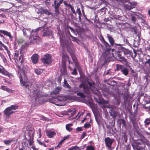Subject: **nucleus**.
Here are the masks:
<instances>
[{
  "mask_svg": "<svg viewBox=\"0 0 150 150\" xmlns=\"http://www.w3.org/2000/svg\"><path fill=\"white\" fill-rule=\"evenodd\" d=\"M40 120H41L46 121L47 120V118L43 116L40 117Z\"/></svg>",
  "mask_w": 150,
  "mask_h": 150,
  "instance_id": "4d7b16f0",
  "label": "nucleus"
},
{
  "mask_svg": "<svg viewBox=\"0 0 150 150\" xmlns=\"http://www.w3.org/2000/svg\"><path fill=\"white\" fill-rule=\"evenodd\" d=\"M46 133L48 137L52 138L56 134L55 132L51 130H46Z\"/></svg>",
  "mask_w": 150,
  "mask_h": 150,
  "instance_id": "4468645a",
  "label": "nucleus"
},
{
  "mask_svg": "<svg viewBox=\"0 0 150 150\" xmlns=\"http://www.w3.org/2000/svg\"><path fill=\"white\" fill-rule=\"evenodd\" d=\"M4 112L5 115L8 118L9 117L11 114L14 113V112L12 111L9 107L5 109L4 110Z\"/></svg>",
  "mask_w": 150,
  "mask_h": 150,
  "instance_id": "9d476101",
  "label": "nucleus"
},
{
  "mask_svg": "<svg viewBox=\"0 0 150 150\" xmlns=\"http://www.w3.org/2000/svg\"><path fill=\"white\" fill-rule=\"evenodd\" d=\"M2 74L5 76H8L9 77H10V76L11 75V74L8 72L6 71H4Z\"/></svg>",
  "mask_w": 150,
  "mask_h": 150,
  "instance_id": "49530a36",
  "label": "nucleus"
},
{
  "mask_svg": "<svg viewBox=\"0 0 150 150\" xmlns=\"http://www.w3.org/2000/svg\"><path fill=\"white\" fill-rule=\"evenodd\" d=\"M83 129L81 127H78L76 129L77 132H80L82 131Z\"/></svg>",
  "mask_w": 150,
  "mask_h": 150,
  "instance_id": "e2e57ef3",
  "label": "nucleus"
},
{
  "mask_svg": "<svg viewBox=\"0 0 150 150\" xmlns=\"http://www.w3.org/2000/svg\"><path fill=\"white\" fill-rule=\"evenodd\" d=\"M11 109V110H16L18 109V105H11L10 107H9Z\"/></svg>",
  "mask_w": 150,
  "mask_h": 150,
  "instance_id": "e433bc0d",
  "label": "nucleus"
},
{
  "mask_svg": "<svg viewBox=\"0 0 150 150\" xmlns=\"http://www.w3.org/2000/svg\"><path fill=\"white\" fill-rule=\"evenodd\" d=\"M140 19L141 21V23H143L144 24H145L146 23V22L145 21V20L144 19L142 18H140Z\"/></svg>",
  "mask_w": 150,
  "mask_h": 150,
  "instance_id": "0e129e2a",
  "label": "nucleus"
},
{
  "mask_svg": "<svg viewBox=\"0 0 150 150\" xmlns=\"http://www.w3.org/2000/svg\"><path fill=\"white\" fill-rule=\"evenodd\" d=\"M38 133L39 136V138H40L41 137V130L40 128L38 129Z\"/></svg>",
  "mask_w": 150,
  "mask_h": 150,
  "instance_id": "052dcab7",
  "label": "nucleus"
},
{
  "mask_svg": "<svg viewBox=\"0 0 150 150\" xmlns=\"http://www.w3.org/2000/svg\"><path fill=\"white\" fill-rule=\"evenodd\" d=\"M118 115V113L115 111H112L110 112V115L114 118H115Z\"/></svg>",
  "mask_w": 150,
  "mask_h": 150,
  "instance_id": "7c9ffc66",
  "label": "nucleus"
},
{
  "mask_svg": "<svg viewBox=\"0 0 150 150\" xmlns=\"http://www.w3.org/2000/svg\"><path fill=\"white\" fill-rule=\"evenodd\" d=\"M69 91H71L74 93H76L80 91V90L79 88L77 87H73L71 90Z\"/></svg>",
  "mask_w": 150,
  "mask_h": 150,
  "instance_id": "a878e982",
  "label": "nucleus"
},
{
  "mask_svg": "<svg viewBox=\"0 0 150 150\" xmlns=\"http://www.w3.org/2000/svg\"><path fill=\"white\" fill-rule=\"evenodd\" d=\"M52 33L51 30H45L43 32L42 35L43 36H48Z\"/></svg>",
  "mask_w": 150,
  "mask_h": 150,
  "instance_id": "393cba45",
  "label": "nucleus"
},
{
  "mask_svg": "<svg viewBox=\"0 0 150 150\" xmlns=\"http://www.w3.org/2000/svg\"><path fill=\"white\" fill-rule=\"evenodd\" d=\"M73 125L72 124H68L66 125V129L68 131L70 132L73 130V128L70 127V126H71Z\"/></svg>",
  "mask_w": 150,
  "mask_h": 150,
  "instance_id": "5701e85b",
  "label": "nucleus"
},
{
  "mask_svg": "<svg viewBox=\"0 0 150 150\" xmlns=\"http://www.w3.org/2000/svg\"><path fill=\"white\" fill-rule=\"evenodd\" d=\"M64 142V140H63V139H61L60 142H59L58 145H57V146H60L62 144V143Z\"/></svg>",
  "mask_w": 150,
  "mask_h": 150,
  "instance_id": "13d9d810",
  "label": "nucleus"
},
{
  "mask_svg": "<svg viewBox=\"0 0 150 150\" xmlns=\"http://www.w3.org/2000/svg\"><path fill=\"white\" fill-rule=\"evenodd\" d=\"M86 150H95L94 146H88L86 147Z\"/></svg>",
  "mask_w": 150,
  "mask_h": 150,
  "instance_id": "58836bf2",
  "label": "nucleus"
},
{
  "mask_svg": "<svg viewBox=\"0 0 150 150\" xmlns=\"http://www.w3.org/2000/svg\"><path fill=\"white\" fill-rule=\"evenodd\" d=\"M26 30L28 31L29 30V29H27L24 28H23V34L24 36H25L26 37L27 36V34L26 32Z\"/></svg>",
  "mask_w": 150,
  "mask_h": 150,
  "instance_id": "4c0bfd02",
  "label": "nucleus"
},
{
  "mask_svg": "<svg viewBox=\"0 0 150 150\" xmlns=\"http://www.w3.org/2000/svg\"><path fill=\"white\" fill-rule=\"evenodd\" d=\"M129 3L130 4V7L132 9L135 8V6L137 5V3L134 2H130Z\"/></svg>",
  "mask_w": 150,
  "mask_h": 150,
  "instance_id": "72a5a7b5",
  "label": "nucleus"
},
{
  "mask_svg": "<svg viewBox=\"0 0 150 150\" xmlns=\"http://www.w3.org/2000/svg\"><path fill=\"white\" fill-rule=\"evenodd\" d=\"M63 100L61 99L58 98L56 97L52 98L50 99L49 100V102L50 103L58 105L57 103L58 101H61Z\"/></svg>",
  "mask_w": 150,
  "mask_h": 150,
  "instance_id": "ddd939ff",
  "label": "nucleus"
},
{
  "mask_svg": "<svg viewBox=\"0 0 150 150\" xmlns=\"http://www.w3.org/2000/svg\"><path fill=\"white\" fill-rule=\"evenodd\" d=\"M72 75H76L78 74V73L76 68H74L73 69V72L71 73Z\"/></svg>",
  "mask_w": 150,
  "mask_h": 150,
  "instance_id": "de8ad7c7",
  "label": "nucleus"
},
{
  "mask_svg": "<svg viewBox=\"0 0 150 150\" xmlns=\"http://www.w3.org/2000/svg\"><path fill=\"white\" fill-rule=\"evenodd\" d=\"M64 86H66L67 88H68L69 89H70L71 87V86L68 84V83L67 82V81L66 80H64Z\"/></svg>",
  "mask_w": 150,
  "mask_h": 150,
  "instance_id": "a19ab883",
  "label": "nucleus"
},
{
  "mask_svg": "<svg viewBox=\"0 0 150 150\" xmlns=\"http://www.w3.org/2000/svg\"><path fill=\"white\" fill-rule=\"evenodd\" d=\"M102 43H103L106 48L104 52L105 54L107 56H108V58L112 57H114L115 56L112 53H110V51H111L110 46L111 45H110L105 40L102 42Z\"/></svg>",
  "mask_w": 150,
  "mask_h": 150,
  "instance_id": "f03ea898",
  "label": "nucleus"
},
{
  "mask_svg": "<svg viewBox=\"0 0 150 150\" xmlns=\"http://www.w3.org/2000/svg\"><path fill=\"white\" fill-rule=\"evenodd\" d=\"M107 38L108 39L110 45L112 46H113L114 43V41L113 39L112 38V37L111 35H110L108 34H107Z\"/></svg>",
  "mask_w": 150,
  "mask_h": 150,
  "instance_id": "6ab92c4d",
  "label": "nucleus"
},
{
  "mask_svg": "<svg viewBox=\"0 0 150 150\" xmlns=\"http://www.w3.org/2000/svg\"><path fill=\"white\" fill-rule=\"evenodd\" d=\"M120 122L119 123L120 125H121L122 124V127H126V124L125 122V120L123 119H120L119 120Z\"/></svg>",
  "mask_w": 150,
  "mask_h": 150,
  "instance_id": "cd10ccee",
  "label": "nucleus"
},
{
  "mask_svg": "<svg viewBox=\"0 0 150 150\" xmlns=\"http://www.w3.org/2000/svg\"><path fill=\"white\" fill-rule=\"evenodd\" d=\"M73 150H80L79 148L77 146H73L72 147Z\"/></svg>",
  "mask_w": 150,
  "mask_h": 150,
  "instance_id": "5fc2aeb1",
  "label": "nucleus"
},
{
  "mask_svg": "<svg viewBox=\"0 0 150 150\" xmlns=\"http://www.w3.org/2000/svg\"><path fill=\"white\" fill-rule=\"evenodd\" d=\"M121 72L124 75L127 76L129 73V70L128 68L125 67Z\"/></svg>",
  "mask_w": 150,
  "mask_h": 150,
  "instance_id": "aec40b11",
  "label": "nucleus"
},
{
  "mask_svg": "<svg viewBox=\"0 0 150 150\" xmlns=\"http://www.w3.org/2000/svg\"><path fill=\"white\" fill-rule=\"evenodd\" d=\"M59 36L61 45L63 48L67 47L65 41L64 40V37L61 34H59Z\"/></svg>",
  "mask_w": 150,
  "mask_h": 150,
  "instance_id": "9b49d317",
  "label": "nucleus"
},
{
  "mask_svg": "<svg viewBox=\"0 0 150 150\" xmlns=\"http://www.w3.org/2000/svg\"><path fill=\"white\" fill-rule=\"evenodd\" d=\"M105 141L106 146L109 149H111L112 144L114 141V139L107 137L105 138Z\"/></svg>",
  "mask_w": 150,
  "mask_h": 150,
  "instance_id": "423d86ee",
  "label": "nucleus"
},
{
  "mask_svg": "<svg viewBox=\"0 0 150 150\" xmlns=\"http://www.w3.org/2000/svg\"><path fill=\"white\" fill-rule=\"evenodd\" d=\"M116 69H115L117 71H122V70L123 69L125 66L122 65H120L119 64H117L116 65Z\"/></svg>",
  "mask_w": 150,
  "mask_h": 150,
  "instance_id": "412c9836",
  "label": "nucleus"
},
{
  "mask_svg": "<svg viewBox=\"0 0 150 150\" xmlns=\"http://www.w3.org/2000/svg\"><path fill=\"white\" fill-rule=\"evenodd\" d=\"M99 39L102 43L105 40L103 36L102 35L100 36L99 38Z\"/></svg>",
  "mask_w": 150,
  "mask_h": 150,
  "instance_id": "8fccbe9b",
  "label": "nucleus"
},
{
  "mask_svg": "<svg viewBox=\"0 0 150 150\" xmlns=\"http://www.w3.org/2000/svg\"><path fill=\"white\" fill-rule=\"evenodd\" d=\"M108 101L105 100H104L103 99V101L102 102V104H107L108 103Z\"/></svg>",
  "mask_w": 150,
  "mask_h": 150,
  "instance_id": "680f3d73",
  "label": "nucleus"
},
{
  "mask_svg": "<svg viewBox=\"0 0 150 150\" xmlns=\"http://www.w3.org/2000/svg\"><path fill=\"white\" fill-rule=\"evenodd\" d=\"M33 95L32 97H35V100H36L38 98L42 97V95L41 94V92L38 89H33Z\"/></svg>",
  "mask_w": 150,
  "mask_h": 150,
  "instance_id": "0eeeda50",
  "label": "nucleus"
},
{
  "mask_svg": "<svg viewBox=\"0 0 150 150\" xmlns=\"http://www.w3.org/2000/svg\"><path fill=\"white\" fill-rule=\"evenodd\" d=\"M41 60L43 63L46 64H50L52 62L51 56L49 54H45L43 57L41 59Z\"/></svg>",
  "mask_w": 150,
  "mask_h": 150,
  "instance_id": "7ed1b4c3",
  "label": "nucleus"
},
{
  "mask_svg": "<svg viewBox=\"0 0 150 150\" xmlns=\"http://www.w3.org/2000/svg\"><path fill=\"white\" fill-rule=\"evenodd\" d=\"M63 3L65 6L67 7H69L71 5L70 4H68L65 1H64Z\"/></svg>",
  "mask_w": 150,
  "mask_h": 150,
  "instance_id": "603ef678",
  "label": "nucleus"
},
{
  "mask_svg": "<svg viewBox=\"0 0 150 150\" xmlns=\"http://www.w3.org/2000/svg\"><path fill=\"white\" fill-rule=\"evenodd\" d=\"M14 140H5L4 141V143L6 145H9L11 142H13Z\"/></svg>",
  "mask_w": 150,
  "mask_h": 150,
  "instance_id": "473e14b6",
  "label": "nucleus"
},
{
  "mask_svg": "<svg viewBox=\"0 0 150 150\" xmlns=\"http://www.w3.org/2000/svg\"><path fill=\"white\" fill-rule=\"evenodd\" d=\"M145 126L149 125L150 124V119L149 118H147L144 120Z\"/></svg>",
  "mask_w": 150,
  "mask_h": 150,
  "instance_id": "f704fd0d",
  "label": "nucleus"
},
{
  "mask_svg": "<svg viewBox=\"0 0 150 150\" xmlns=\"http://www.w3.org/2000/svg\"><path fill=\"white\" fill-rule=\"evenodd\" d=\"M86 132H83V134H82V135L81 136V139H83L86 136Z\"/></svg>",
  "mask_w": 150,
  "mask_h": 150,
  "instance_id": "bf43d9fd",
  "label": "nucleus"
},
{
  "mask_svg": "<svg viewBox=\"0 0 150 150\" xmlns=\"http://www.w3.org/2000/svg\"><path fill=\"white\" fill-rule=\"evenodd\" d=\"M35 73L37 74H40L42 72L41 69H35Z\"/></svg>",
  "mask_w": 150,
  "mask_h": 150,
  "instance_id": "a18cd8bd",
  "label": "nucleus"
},
{
  "mask_svg": "<svg viewBox=\"0 0 150 150\" xmlns=\"http://www.w3.org/2000/svg\"><path fill=\"white\" fill-rule=\"evenodd\" d=\"M19 52L17 50H16L14 52L13 54V59L15 60L16 62H18L21 60V57L18 56Z\"/></svg>",
  "mask_w": 150,
  "mask_h": 150,
  "instance_id": "f8f14e48",
  "label": "nucleus"
},
{
  "mask_svg": "<svg viewBox=\"0 0 150 150\" xmlns=\"http://www.w3.org/2000/svg\"><path fill=\"white\" fill-rule=\"evenodd\" d=\"M69 8H71V11L73 14H74L75 15H76V12L74 8V7L72 6L71 5L69 7Z\"/></svg>",
  "mask_w": 150,
  "mask_h": 150,
  "instance_id": "ea45409f",
  "label": "nucleus"
},
{
  "mask_svg": "<svg viewBox=\"0 0 150 150\" xmlns=\"http://www.w3.org/2000/svg\"><path fill=\"white\" fill-rule=\"evenodd\" d=\"M130 6V5L127 4H125L124 6L125 8L129 10H130L132 9V8Z\"/></svg>",
  "mask_w": 150,
  "mask_h": 150,
  "instance_id": "37998d69",
  "label": "nucleus"
},
{
  "mask_svg": "<svg viewBox=\"0 0 150 150\" xmlns=\"http://www.w3.org/2000/svg\"><path fill=\"white\" fill-rule=\"evenodd\" d=\"M71 56L72 60L75 64V66L76 67H77L78 64V62L77 58L74 54H72L71 55Z\"/></svg>",
  "mask_w": 150,
  "mask_h": 150,
  "instance_id": "a211bd4d",
  "label": "nucleus"
},
{
  "mask_svg": "<svg viewBox=\"0 0 150 150\" xmlns=\"http://www.w3.org/2000/svg\"><path fill=\"white\" fill-rule=\"evenodd\" d=\"M122 52L121 51H117L116 52V54L117 55V57H118L119 60V62H124L125 63H127V60L122 55Z\"/></svg>",
  "mask_w": 150,
  "mask_h": 150,
  "instance_id": "39448f33",
  "label": "nucleus"
},
{
  "mask_svg": "<svg viewBox=\"0 0 150 150\" xmlns=\"http://www.w3.org/2000/svg\"><path fill=\"white\" fill-rule=\"evenodd\" d=\"M1 33L5 35H6L8 37L11 41H12L13 40V37L11 35L10 32H8L5 30H0V37L4 39H5L4 36Z\"/></svg>",
  "mask_w": 150,
  "mask_h": 150,
  "instance_id": "20e7f679",
  "label": "nucleus"
},
{
  "mask_svg": "<svg viewBox=\"0 0 150 150\" xmlns=\"http://www.w3.org/2000/svg\"><path fill=\"white\" fill-rule=\"evenodd\" d=\"M145 64H148L150 66V59H148L145 62Z\"/></svg>",
  "mask_w": 150,
  "mask_h": 150,
  "instance_id": "69168bd1",
  "label": "nucleus"
},
{
  "mask_svg": "<svg viewBox=\"0 0 150 150\" xmlns=\"http://www.w3.org/2000/svg\"><path fill=\"white\" fill-rule=\"evenodd\" d=\"M33 139V135L32 134L31 137H30V139H28V141L29 142V145L30 146L33 144L34 143Z\"/></svg>",
  "mask_w": 150,
  "mask_h": 150,
  "instance_id": "c85d7f7f",
  "label": "nucleus"
},
{
  "mask_svg": "<svg viewBox=\"0 0 150 150\" xmlns=\"http://www.w3.org/2000/svg\"><path fill=\"white\" fill-rule=\"evenodd\" d=\"M32 62L34 64L36 63L38 60V56L37 54H33L31 57Z\"/></svg>",
  "mask_w": 150,
  "mask_h": 150,
  "instance_id": "dca6fc26",
  "label": "nucleus"
},
{
  "mask_svg": "<svg viewBox=\"0 0 150 150\" xmlns=\"http://www.w3.org/2000/svg\"><path fill=\"white\" fill-rule=\"evenodd\" d=\"M76 12L78 13L79 15V20L81 21V17L82 16V14L80 10V9L79 8H78L76 10Z\"/></svg>",
  "mask_w": 150,
  "mask_h": 150,
  "instance_id": "bb28decb",
  "label": "nucleus"
},
{
  "mask_svg": "<svg viewBox=\"0 0 150 150\" xmlns=\"http://www.w3.org/2000/svg\"><path fill=\"white\" fill-rule=\"evenodd\" d=\"M63 1V0H60L57 4V0H54V6L59 8L61 4L62 3Z\"/></svg>",
  "mask_w": 150,
  "mask_h": 150,
  "instance_id": "4be33fe9",
  "label": "nucleus"
},
{
  "mask_svg": "<svg viewBox=\"0 0 150 150\" xmlns=\"http://www.w3.org/2000/svg\"><path fill=\"white\" fill-rule=\"evenodd\" d=\"M62 88L59 86H58L56 88L50 93L51 95H56L61 91Z\"/></svg>",
  "mask_w": 150,
  "mask_h": 150,
  "instance_id": "2eb2a0df",
  "label": "nucleus"
},
{
  "mask_svg": "<svg viewBox=\"0 0 150 150\" xmlns=\"http://www.w3.org/2000/svg\"><path fill=\"white\" fill-rule=\"evenodd\" d=\"M77 95L79 96L81 98H84L86 97L85 94L83 93L79 92L77 93Z\"/></svg>",
  "mask_w": 150,
  "mask_h": 150,
  "instance_id": "c9c22d12",
  "label": "nucleus"
},
{
  "mask_svg": "<svg viewBox=\"0 0 150 150\" xmlns=\"http://www.w3.org/2000/svg\"><path fill=\"white\" fill-rule=\"evenodd\" d=\"M91 125L89 123H85L84 125V127L85 128H88L90 127Z\"/></svg>",
  "mask_w": 150,
  "mask_h": 150,
  "instance_id": "09e8293b",
  "label": "nucleus"
},
{
  "mask_svg": "<svg viewBox=\"0 0 150 150\" xmlns=\"http://www.w3.org/2000/svg\"><path fill=\"white\" fill-rule=\"evenodd\" d=\"M121 16L120 15L115 16L114 18H115L119 20H121Z\"/></svg>",
  "mask_w": 150,
  "mask_h": 150,
  "instance_id": "864d4df0",
  "label": "nucleus"
},
{
  "mask_svg": "<svg viewBox=\"0 0 150 150\" xmlns=\"http://www.w3.org/2000/svg\"><path fill=\"white\" fill-rule=\"evenodd\" d=\"M39 28H38L36 29L35 30H32V31L31 32V36H33L34 35H35V37L36 38H33V39L34 40H37V32L39 30Z\"/></svg>",
  "mask_w": 150,
  "mask_h": 150,
  "instance_id": "f3484780",
  "label": "nucleus"
},
{
  "mask_svg": "<svg viewBox=\"0 0 150 150\" xmlns=\"http://www.w3.org/2000/svg\"><path fill=\"white\" fill-rule=\"evenodd\" d=\"M121 50H122L121 51L122 52V53H123L125 55H127V57H132V55L133 53L131 51L124 47L121 48Z\"/></svg>",
  "mask_w": 150,
  "mask_h": 150,
  "instance_id": "1a4fd4ad",
  "label": "nucleus"
},
{
  "mask_svg": "<svg viewBox=\"0 0 150 150\" xmlns=\"http://www.w3.org/2000/svg\"><path fill=\"white\" fill-rule=\"evenodd\" d=\"M130 147V145L129 144L126 147V150H131Z\"/></svg>",
  "mask_w": 150,
  "mask_h": 150,
  "instance_id": "338daca9",
  "label": "nucleus"
},
{
  "mask_svg": "<svg viewBox=\"0 0 150 150\" xmlns=\"http://www.w3.org/2000/svg\"><path fill=\"white\" fill-rule=\"evenodd\" d=\"M143 144L142 142H136L135 143L132 145L133 148L134 150H140L141 149V145Z\"/></svg>",
  "mask_w": 150,
  "mask_h": 150,
  "instance_id": "6e6552de",
  "label": "nucleus"
},
{
  "mask_svg": "<svg viewBox=\"0 0 150 150\" xmlns=\"http://www.w3.org/2000/svg\"><path fill=\"white\" fill-rule=\"evenodd\" d=\"M18 74L19 75V77L21 85L22 86H25V88H27L29 91H31L30 87H31V86L28 84L25 85L26 82L28 81V80L27 78L25 71L23 69H19L18 71Z\"/></svg>",
  "mask_w": 150,
  "mask_h": 150,
  "instance_id": "f257e3e1",
  "label": "nucleus"
},
{
  "mask_svg": "<svg viewBox=\"0 0 150 150\" xmlns=\"http://www.w3.org/2000/svg\"><path fill=\"white\" fill-rule=\"evenodd\" d=\"M54 9H55V14L56 15H58L59 14V11L58 9L59 8L57 7H56L54 6Z\"/></svg>",
  "mask_w": 150,
  "mask_h": 150,
  "instance_id": "c03bdc74",
  "label": "nucleus"
},
{
  "mask_svg": "<svg viewBox=\"0 0 150 150\" xmlns=\"http://www.w3.org/2000/svg\"><path fill=\"white\" fill-rule=\"evenodd\" d=\"M74 110H71L70 109L68 110L67 112H71V116H73L76 113V110L74 109Z\"/></svg>",
  "mask_w": 150,
  "mask_h": 150,
  "instance_id": "79ce46f5",
  "label": "nucleus"
},
{
  "mask_svg": "<svg viewBox=\"0 0 150 150\" xmlns=\"http://www.w3.org/2000/svg\"><path fill=\"white\" fill-rule=\"evenodd\" d=\"M131 20L133 22H135L136 21V18L133 16H131Z\"/></svg>",
  "mask_w": 150,
  "mask_h": 150,
  "instance_id": "3c124183",
  "label": "nucleus"
},
{
  "mask_svg": "<svg viewBox=\"0 0 150 150\" xmlns=\"http://www.w3.org/2000/svg\"><path fill=\"white\" fill-rule=\"evenodd\" d=\"M18 43H22L23 42V40L22 39H20L18 41Z\"/></svg>",
  "mask_w": 150,
  "mask_h": 150,
  "instance_id": "774afa93",
  "label": "nucleus"
},
{
  "mask_svg": "<svg viewBox=\"0 0 150 150\" xmlns=\"http://www.w3.org/2000/svg\"><path fill=\"white\" fill-rule=\"evenodd\" d=\"M70 136V135H68L67 136L64 137L63 139L64 141L66 140L69 139V138Z\"/></svg>",
  "mask_w": 150,
  "mask_h": 150,
  "instance_id": "6e6d98bb",
  "label": "nucleus"
},
{
  "mask_svg": "<svg viewBox=\"0 0 150 150\" xmlns=\"http://www.w3.org/2000/svg\"><path fill=\"white\" fill-rule=\"evenodd\" d=\"M41 10L42 11H41V13L42 14L44 13L48 16L51 14V13L48 10L46 9L42 8V9H41Z\"/></svg>",
  "mask_w": 150,
  "mask_h": 150,
  "instance_id": "b1692460",
  "label": "nucleus"
},
{
  "mask_svg": "<svg viewBox=\"0 0 150 150\" xmlns=\"http://www.w3.org/2000/svg\"><path fill=\"white\" fill-rule=\"evenodd\" d=\"M83 89L85 93L88 94H89V89L88 86H85Z\"/></svg>",
  "mask_w": 150,
  "mask_h": 150,
  "instance_id": "c756f323",
  "label": "nucleus"
},
{
  "mask_svg": "<svg viewBox=\"0 0 150 150\" xmlns=\"http://www.w3.org/2000/svg\"><path fill=\"white\" fill-rule=\"evenodd\" d=\"M87 82L88 83V84L89 85L90 88H94V86L96 85L95 82H90L88 81H87Z\"/></svg>",
  "mask_w": 150,
  "mask_h": 150,
  "instance_id": "2f4dec72",
  "label": "nucleus"
}]
</instances>
